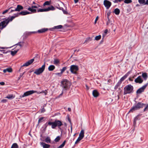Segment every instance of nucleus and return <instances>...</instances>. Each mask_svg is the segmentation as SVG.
I'll return each mask as SVG.
<instances>
[{
    "instance_id": "38",
    "label": "nucleus",
    "mask_w": 148,
    "mask_h": 148,
    "mask_svg": "<svg viewBox=\"0 0 148 148\" xmlns=\"http://www.w3.org/2000/svg\"><path fill=\"white\" fill-rule=\"evenodd\" d=\"M140 119V118L139 117V115H138L136 116L134 119V124H135L136 123V121Z\"/></svg>"
},
{
    "instance_id": "35",
    "label": "nucleus",
    "mask_w": 148,
    "mask_h": 148,
    "mask_svg": "<svg viewBox=\"0 0 148 148\" xmlns=\"http://www.w3.org/2000/svg\"><path fill=\"white\" fill-rule=\"evenodd\" d=\"M60 63V61L59 60L57 59H54L53 62V64L57 65H58V64H59Z\"/></svg>"
},
{
    "instance_id": "28",
    "label": "nucleus",
    "mask_w": 148,
    "mask_h": 148,
    "mask_svg": "<svg viewBox=\"0 0 148 148\" xmlns=\"http://www.w3.org/2000/svg\"><path fill=\"white\" fill-rule=\"evenodd\" d=\"M113 12L116 15H119L120 13V10L118 8H116L114 9Z\"/></svg>"
},
{
    "instance_id": "7",
    "label": "nucleus",
    "mask_w": 148,
    "mask_h": 148,
    "mask_svg": "<svg viewBox=\"0 0 148 148\" xmlns=\"http://www.w3.org/2000/svg\"><path fill=\"white\" fill-rule=\"evenodd\" d=\"M79 70V67L77 66L73 65L71 66L70 70L71 72L73 74H76L77 71Z\"/></svg>"
},
{
    "instance_id": "62",
    "label": "nucleus",
    "mask_w": 148,
    "mask_h": 148,
    "mask_svg": "<svg viewBox=\"0 0 148 148\" xmlns=\"http://www.w3.org/2000/svg\"><path fill=\"white\" fill-rule=\"evenodd\" d=\"M68 120L69 121L70 123L71 124V121L70 119L68 117Z\"/></svg>"
},
{
    "instance_id": "17",
    "label": "nucleus",
    "mask_w": 148,
    "mask_h": 148,
    "mask_svg": "<svg viewBox=\"0 0 148 148\" xmlns=\"http://www.w3.org/2000/svg\"><path fill=\"white\" fill-rule=\"evenodd\" d=\"M40 145L43 147V148H49L50 147L49 145L46 144L43 142H40Z\"/></svg>"
},
{
    "instance_id": "59",
    "label": "nucleus",
    "mask_w": 148,
    "mask_h": 148,
    "mask_svg": "<svg viewBox=\"0 0 148 148\" xmlns=\"http://www.w3.org/2000/svg\"><path fill=\"white\" fill-rule=\"evenodd\" d=\"M110 14V11H108L107 13V16H109Z\"/></svg>"
},
{
    "instance_id": "26",
    "label": "nucleus",
    "mask_w": 148,
    "mask_h": 148,
    "mask_svg": "<svg viewBox=\"0 0 148 148\" xmlns=\"http://www.w3.org/2000/svg\"><path fill=\"white\" fill-rule=\"evenodd\" d=\"M142 76L145 80H146L148 78V75L146 73H143L142 74Z\"/></svg>"
},
{
    "instance_id": "16",
    "label": "nucleus",
    "mask_w": 148,
    "mask_h": 148,
    "mask_svg": "<svg viewBox=\"0 0 148 148\" xmlns=\"http://www.w3.org/2000/svg\"><path fill=\"white\" fill-rule=\"evenodd\" d=\"M93 96L95 97H97L99 95V93L96 90H94L92 92Z\"/></svg>"
},
{
    "instance_id": "36",
    "label": "nucleus",
    "mask_w": 148,
    "mask_h": 148,
    "mask_svg": "<svg viewBox=\"0 0 148 148\" xmlns=\"http://www.w3.org/2000/svg\"><path fill=\"white\" fill-rule=\"evenodd\" d=\"M19 49H17V50H14L13 51H11V54L12 56H14L15 54L18 52Z\"/></svg>"
},
{
    "instance_id": "45",
    "label": "nucleus",
    "mask_w": 148,
    "mask_h": 148,
    "mask_svg": "<svg viewBox=\"0 0 148 148\" xmlns=\"http://www.w3.org/2000/svg\"><path fill=\"white\" fill-rule=\"evenodd\" d=\"M82 139V138H80V137H78V138H77V139L75 141V144H77L78 143H79V141H80Z\"/></svg>"
},
{
    "instance_id": "23",
    "label": "nucleus",
    "mask_w": 148,
    "mask_h": 148,
    "mask_svg": "<svg viewBox=\"0 0 148 148\" xmlns=\"http://www.w3.org/2000/svg\"><path fill=\"white\" fill-rule=\"evenodd\" d=\"M130 145V143L129 142H124V146L122 148H127Z\"/></svg>"
},
{
    "instance_id": "6",
    "label": "nucleus",
    "mask_w": 148,
    "mask_h": 148,
    "mask_svg": "<svg viewBox=\"0 0 148 148\" xmlns=\"http://www.w3.org/2000/svg\"><path fill=\"white\" fill-rule=\"evenodd\" d=\"M45 63L41 67L36 69L34 72V73L37 75H39L42 73L45 70Z\"/></svg>"
},
{
    "instance_id": "11",
    "label": "nucleus",
    "mask_w": 148,
    "mask_h": 148,
    "mask_svg": "<svg viewBox=\"0 0 148 148\" xmlns=\"http://www.w3.org/2000/svg\"><path fill=\"white\" fill-rule=\"evenodd\" d=\"M31 13L30 12H27V11H23L21 12L20 13H17V14H15L14 15H15L14 16L15 17V18L16 17H18L19 15H25L27 14H30Z\"/></svg>"
},
{
    "instance_id": "37",
    "label": "nucleus",
    "mask_w": 148,
    "mask_h": 148,
    "mask_svg": "<svg viewBox=\"0 0 148 148\" xmlns=\"http://www.w3.org/2000/svg\"><path fill=\"white\" fill-rule=\"evenodd\" d=\"M45 141L47 143H51V139L49 137H47L45 139Z\"/></svg>"
},
{
    "instance_id": "2",
    "label": "nucleus",
    "mask_w": 148,
    "mask_h": 148,
    "mask_svg": "<svg viewBox=\"0 0 148 148\" xmlns=\"http://www.w3.org/2000/svg\"><path fill=\"white\" fill-rule=\"evenodd\" d=\"M48 125H51L52 129H55L56 127H58L60 129L62 130L60 127L63 125V124L60 121L56 120L54 122H48Z\"/></svg>"
},
{
    "instance_id": "30",
    "label": "nucleus",
    "mask_w": 148,
    "mask_h": 148,
    "mask_svg": "<svg viewBox=\"0 0 148 148\" xmlns=\"http://www.w3.org/2000/svg\"><path fill=\"white\" fill-rule=\"evenodd\" d=\"M92 38L90 37H88L86 38L84 43H87L92 40Z\"/></svg>"
},
{
    "instance_id": "27",
    "label": "nucleus",
    "mask_w": 148,
    "mask_h": 148,
    "mask_svg": "<svg viewBox=\"0 0 148 148\" xmlns=\"http://www.w3.org/2000/svg\"><path fill=\"white\" fill-rule=\"evenodd\" d=\"M55 10V8L52 5H51L50 6L48 7L47 8V11H48L50 10Z\"/></svg>"
},
{
    "instance_id": "46",
    "label": "nucleus",
    "mask_w": 148,
    "mask_h": 148,
    "mask_svg": "<svg viewBox=\"0 0 148 148\" xmlns=\"http://www.w3.org/2000/svg\"><path fill=\"white\" fill-rule=\"evenodd\" d=\"M132 2V0H125L124 1V2L127 4H128L131 3Z\"/></svg>"
},
{
    "instance_id": "52",
    "label": "nucleus",
    "mask_w": 148,
    "mask_h": 148,
    "mask_svg": "<svg viewBox=\"0 0 148 148\" xmlns=\"http://www.w3.org/2000/svg\"><path fill=\"white\" fill-rule=\"evenodd\" d=\"M48 125H48V123H46L44 125L45 126V127L44 129V131H45L46 130V128H47Z\"/></svg>"
},
{
    "instance_id": "24",
    "label": "nucleus",
    "mask_w": 148,
    "mask_h": 148,
    "mask_svg": "<svg viewBox=\"0 0 148 148\" xmlns=\"http://www.w3.org/2000/svg\"><path fill=\"white\" fill-rule=\"evenodd\" d=\"M55 68V66L53 65H50L48 68L49 71H53Z\"/></svg>"
},
{
    "instance_id": "18",
    "label": "nucleus",
    "mask_w": 148,
    "mask_h": 148,
    "mask_svg": "<svg viewBox=\"0 0 148 148\" xmlns=\"http://www.w3.org/2000/svg\"><path fill=\"white\" fill-rule=\"evenodd\" d=\"M23 7L20 5H18L17 6V8L15 9V10L16 11L19 12L21 10H22L23 9Z\"/></svg>"
},
{
    "instance_id": "40",
    "label": "nucleus",
    "mask_w": 148,
    "mask_h": 148,
    "mask_svg": "<svg viewBox=\"0 0 148 148\" xmlns=\"http://www.w3.org/2000/svg\"><path fill=\"white\" fill-rule=\"evenodd\" d=\"M44 118V117H41L38 120V123H40L44 121L43 120Z\"/></svg>"
},
{
    "instance_id": "15",
    "label": "nucleus",
    "mask_w": 148,
    "mask_h": 148,
    "mask_svg": "<svg viewBox=\"0 0 148 148\" xmlns=\"http://www.w3.org/2000/svg\"><path fill=\"white\" fill-rule=\"evenodd\" d=\"M63 26L62 25H59L57 26H55L52 28L50 29V30L52 31H53L54 29H56L57 30H58L59 29H61Z\"/></svg>"
},
{
    "instance_id": "56",
    "label": "nucleus",
    "mask_w": 148,
    "mask_h": 148,
    "mask_svg": "<svg viewBox=\"0 0 148 148\" xmlns=\"http://www.w3.org/2000/svg\"><path fill=\"white\" fill-rule=\"evenodd\" d=\"M45 111V110L44 108H42L41 110V113H43Z\"/></svg>"
},
{
    "instance_id": "50",
    "label": "nucleus",
    "mask_w": 148,
    "mask_h": 148,
    "mask_svg": "<svg viewBox=\"0 0 148 148\" xmlns=\"http://www.w3.org/2000/svg\"><path fill=\"white\" fill-rule=\"evenodd\" d=\"M25 73V72H24L23 73H21L20 74V75H19V77L18 78V80H19L20 79L21 77L22 76L24 75V73Z\"/></svg>"
},
{
    "instance_id": "60",
    "label": "nucleus",
    "mask_w": 148,
    "mask_h": 148,
    "mask_svg": "<svg viewBox=\"0 0 148 148\" xmlns=\"http://www.w3.org/2000/svg\"><path fill=\"white\" fill-rule=\"evenodd\" d=\"M37 7H36V5H32L31 7L33 9L34 8H36Z\"/></svg>"
},
{
    "instance_id": "48",
    "label": "nucleus",
    "mask_w": 148,
    "mask_h": 148,
    "mask_svg": "<svg viewBox=\"0 0 148 148\" xmlns=\"http://www.w3.org/2000/svg\"><path fill=\"white\" fill-rule=\"evenodd\" d=\"M123 1V0H115L113 1V2L114 3H118L119 2H120Z\"/></svg>"
},
{
    "instance_id": "8",
    "label": "nucleus",
    "mask_w": 148,
    "mask_h": 148,
    "mask_svg": "<svg viewBox=\"0 0 148 148\" xmlns=\"http://www.w3.org/2000/svg\"><path fill=\"white\" fill-rule=\"evenodd\" d=\"M36 92V91L34 90L28 91L24 93L23 95H20V97L21 98H23L27 96L32 95Z\"/></svg>"
},
{
    "instance_id": "12",
    "label": "nucleus",
    "mask_w": 148,
    "mask_h": 148,
    "mask_svg": "<svg viewBox=\"0 0 148 148\" xmlns=\"http://www.w3.org/2000/svg\"><path fill=\"white\" fill-rule=\"evenodd\" d=\"M143 80L141 78V76H138L136 78L134 82L136 83H138L139 84L142 83Z\"/></svg>"
},
{
    "instance_id": "22",
    "label": "nucleus",
    "mask_w": 148,
    "mask_h": 148,
    "mask_svg": "<svg viewBox=\"0 0 148 148\" xmlns=\"http://www.w3.org/2000/svg\"><path fill=\"white\" fill-rule=\"evenodd\" d=\"M12 70L11 68H8L3 70V72L4 73H5L7 72H8L9 73H11L12 72Z\"/></svg>"
},
{
    "instance_id": "64",
    "label": "nucleus",
    "mask_w": 148,
    "mask_h": 148,
    "mask_svg": "<svg viewBox=\"0 0 148 148\" xmlns=\"http://www.w3.org/2000/svg\"><path fill=\"white\" fill-rule=\"evenodd\" d=\"M145 4L148 5V0H147L145 3Z\"/></svg>"
},
{
    "instance_id": "13",
    "label": "nucleus",
    "mask_w": 148,
    "mask_h": 148,
    "mask_svg": "<svg viewBox=\"0 0 148 148\" xmlns=\"http://www.w3.org/2000/svg\"><path fill=\"white\" fill-rule=\"evenodd\" d=\"M34 61V59H31L24 64L22 66H28L32 64L33 62Z\"/></svg>"
},
{
    "instance_id": "42",
    "label": "nucleus",
    "mask_w": 148,
    "mask_h": 148,
    "mask_svg": "<svg viewBox=\"0 0 148 148\" xmlns=\"http://www.w3.org/2000/svg\"><path fill=\"white\" fill-rule=\"evenodd\" d=\"M23 42H18L16 45H18L20 46V48H21L23 47Z\"/></svg>"
},
{
    "instance_id": "61",
    "label": "nucleus",
    "mask_w": 148,
    "mask_h": 148,
    "mask_svg": "<svg viewBox=\"0 0 148 148\" xmlns=\"http://www.w3.org/2000/svg\"><path fill=\"white\" fill-rule=\"evenodd\" d=\"M0 84L1 85H4L5 84V83L3 82H0Z\"/></svg>"
},
{
    "instance_id": "47",
    "label": "nucleus",
    "mask_w": 148,
    "mask_h": 148,
    "mask_svg": "<svg viewBox=\"0 0 148 148\" xmlns=\"http://www.w3.org/2000/svg\"><path fill=\"white\" fill-rule=\"evenodd\" d=\"M67 67L66 66L63 67L62 69L61 70V72L63 73L66 69Z\"/></svg>"
},
{
    "instance_id": "19",
    "label": "nucleus",
    "mask_w": 148,
    "mask_h": 148,
    "mask_svg": "<svg viewBox=\"0 0 148 148\" xmlns=\"http://www.w3.org/2000/svg\"><path fill=\"white\" fill-rule=\"evenodd\" d=\"M84 130H82L79 134V137L83 139L84 137Z\"/></svg>"
},
{
    "instance_id": "57",
    "label": "nucleus",
    "mask_w": 148,
    "mask_h": 148,
    "mask_svg": "<svg viewBox=\"0 0 148 148\" xmlns=\"http://www.w3.org/2000/svg\"><path fill=\"white\" fill-rule=\"evenodd\" d=\"M41 93H44L45 94V95H46L47 94V92L46 90H45V91H42Z\"/></svg>"
},
{
    "instance_id": "39",
    "label": "nucleus",
    "mask_w": 148,
    "mask_h": 148,
    "mask_svg": "<svg viewBox=\"0 0 148 148\" xmlns=\"http://www.w3.org/2000/svg\"><path fill=\"white\" fill-rule=\"evenodd\" d=\"M66 142V140H65L58 147V148H62L64 146Z\"/></svg>"
},
{
    "instance_id": "34",
    "label": "nucleus",
    "mask_w": 148,
    "mask_h": 148,
    "mask_svg": "<svg viewBox=\"0 0 148 148\" xmlns=\"http://www.w3.org/2000/svg\"><path fill=\"white\" fill-rule=\"evenodd\" d=\"M11 148H18V146L16 143L13 144Z\"/></svg>"
},
{
    "instance_id": "33",
    "label": "nucleus",
    "mask_w": 148,
    "mask_h": 148,
    "mask_svg": "<svg viewBox=\"0 0 148 148\" xmlns=\"http://www.w3.org/2000/svg\"><path fill=\"white\" fill-rule=\"evenodd\" d=\"M47 12V8L41 9L39 8L37 10L38 12Z\"/></svg>"
},
{
    "instance_id": "10",
    "label": "nucleus",
    "mask_w": 148,
    "mask_h": 148,
    "mask_svg": "<svg viewBox=\"0 0 148 148\" xmlns=\"http://www.w3.org/2000/svg\"><path fill=\"white\" fill-rule=\"evenodd\" d=\"M103 5L107 9H108L112 5L111 2L108 0H104L103 1Z\"/></svg>"
},
{
    "instance_id": "21",
    "label": "nucleus",
    "mask_w": 148,
    "mask_h": 148,
    "mask_svg": "<svg viewBox=\"0 0 148 148\" xmlns=\"http://www.w3.org/2000/svg\"><path fill=\"white\" fill-rule=\"evenodd\" d=\"M15 97V95L13 94H8L5 98L9 99H12Z\"/></svg>"
},
{
    "instance_id": "54",
    "label": "nucleus",
    "mask_w": 148,
    "mask_h": 148,
    "mask_svg": "<svg viewBox=\"0 0 148 148\" xmlns=\"http://www.w3.org/2000/svg\"><path fill=\"white\" fill-rule=\"evenodd\" d=\"M62 72H61L60 73H56V75H58L60 77L62 76Z\"/></svg>"
},
{
    "instance_id": "4",
    "label": "nucleus",
    "mask_w": 148,
    "mask_h": 148,
    "mask_svg": "<svg viewBox=\"0 0 148 148\" xmlns=\"http://www.w3.org/2000/svg\"><path fill=\"white\" fill-rule=\"evenodd\" d=\"M133 87L131 84L126 86L124 88L123 95H125L127 94H130L133 92Z\"/></svg>"
},
{
    "instance_id": "1",
    "label": "nucleus",
    "mask_w": 148,
    "mask_h": 148,
    "mask_svg": "<svg viewBox=\"0 0 148 148\" xmlns=\"http://www.w3.org/2000/svg\"><path fill=\"white\" fill-rule=\"evenodd\" d=\"M15 18V17L12 16L0 22V29H2L5 27L9 22L12 21Z\"/></svg>"
},
{
    "instance_id": "5",
    "label": "nucleus",
    "mask_w": 148,
    "mask_h": 148,
    "mask_svg": "<svg viewBox=\"0 0 148 148\" xmlns=\"http://www.w3.org/2000/svg\"><path fill=\"white\" fill-rule=\"evenodd\" d=\"M61 84L62 87L66 90L69 88L71 85V83L66 79H63L61 82Z\"/></svg>"
},
{
    "instance_id": "29",
    "label": "nucleus",
    "mask_w": 148,
    "mask_h": 148,
    "mask_svg": "<svg viewBox=\"0 0 148 148\" xmlns=\"http://www.w3.org/2000/svg\"><path fill=\"white\" fill-rule=\"evenodd\" d=\"M27 10L33 13H35L36 12V9H32L31 7L28 8Z\"/></svg>"
},
{
    "instance_id": "43",
    "label": "nucleus",
    "mask_w": 148,
    "mask_h": 148,
    "mask_svg": "<svg viewBox=\"0 0 148 148\" xmlns=\"http://www.w3.org/2000/svg\"><path fill=\"white\" fill-rule=\"evenodd\" d=\"M138 1L140 4H144L145 3V0H138Z\"/></svg>"
},
{
    "instance_id": "44",
    "label": "nucleus",
    "mask_w": 148,
    "mask_h": 148,
    "mask_svg": "<svg viewBox=\"0 0 148 148\" xmlns=\"http://www.w3.org/2000/svg\"><path fill=\"white\" fill-rule=\"evenodd\" d=\"M101 38V36L100 35H99V36H96L95 37V40H99Z\"/></svg>"
},
{
    "instance_id": "49",
    "label": "nucleus",
    "mask_w": 148,
    "mask_h": 148,
    "mask_svg": "<svg viewBox=\"0 0 148 148\" xmlns=\"http://www.w3.org/2000/svg\"><path fill=\"white\" fill-rule=\"evenodd\" d=\"M12 8H9L8 9V10H5L3 12H2V14H5V13H6L8 11L10 10V9H11Z\"/></svg>"
},
{
    "instance_id": "63",
    "label": "nucleus",
    "mask_w": 148,
    "mask_h": 148,
    "mask_svg": "<svg viewBox=\"0 0 148 148\" xmlns=\"http://www.w3.org/2000/svg\"><path fill=\"white\" fill-rule=\"evenodd\" d=\"M74 0L75 3H77L78 2V1H79V0Z\"/></svg>"
},
{
    "instance_id": "55",
    "label": "nucleus",
    "mask_w": 148,
    "mask_h": 148,
    "mask_svg": "<svg viewBox=\"0 0 148 148\" xmlns=\"http://www.w3.org/2000/svg\"><path fill=\"white\" fill-rule=\"evenodd\" d=\"M99 18V17L98 16H97L95 19V23L96 24L97 23V21L98 20Z\"/></svg>"
},
{
    "instance_id": "41",
    "label": "nucleus",
    "mask_w": 148,
    "mask_h": 148,
    "mask_svg": "<svg viewBox=\"0 0 148 148\" xmlns=\"http://www.w3.org/2000/svg\"><path fill=\"white\" fill-rule=\"evenodd\" d=\"M60 139V136H58L54 140V141L56 142H58L59 141Z\"/></svg>"
},
{
    "instance_id": "25",
    "label": "nucleus",
    "mask_w": 148,
    "mask_h": 148,
    "mask_svg": "<svg viewBox=\"0 0 148 148\" xmlns=\"http://www.w3.org/2000/svg\"><path fill=\"white\" fill-rule=\"evenodd\" d=\"M56 7L57 8L60 10H62L64 14H67V12L66 11L64 10V9L62 7H60L59 5H58V6H56Z\"/></svg>"
},
{
    "instance_id": "3",
    "label": "nucleus",
    "mask_w": 148,
    "mask_h": 148,
    "mask_svg": "<svg viewBox=\"0 0 148 148\" xmlns=\"http://www.w3.org/2000/svg\"><path fill=\"white\" fill-rule=\"evenodd\" d=\"M146 104L145 103H142L141 102H138L135 106H133L130 110L129 113L133 112L134 111L139 110L140 108H143L145 106Z\"/></svg>"
},
{
    "instance_id": "53",
    "label": "nucleus",
    "mask_w": 148,
    "mask_h": 148,
    "mask_svg": "<svg viewBox=\"0 0 148 148\" xmlns=\"http://www.w3.org/2000/svg\"><path fill=\"white\" fill-rule=\"evenodd\" d=\"M147 110H148V104L147 105L146 107L144 108V111L145 112Z\"/></svg>"
},
{
    "instance_id": "9",
    "label": "nucleus",
    "mask_w": 148,
    "mask_h": 148,
    "mask_svg": "<svg viewBox=\"0 0 148 148\" xmlns=\"http://www.w3.org/2000/svg\"><path fill=\"white\" fill-rule=\"evenodd\" d=\"M148 85V83H147L145 85L143 86L141 88L138 89L136 91V93L137 94H140L142 92H143Z\"/></svg>"
},
{
    "instance_id": "51",
    "label": "nucleus",
    "mask_w": 148,
    "mask_h": 148,
    "mask_svg": "<svg viewBox=\"0 0 148 148\" xmlns=\"http://www.w3.org/2000/svg\"><path fill=\"white\" fill-rule=\"evenodd\" d=\"M108 32V29H106L104 31V33L105 34L104 35V34H103V38H104V36H105L106 35V34H107Z\"/></svg>"
},
{
    "instance_id": "14",
    "label": "nucleus",
    "mask_w": 148,
    "mask_h": 148,
    "mask_svg": "<svg viewBox=\"0 0 148 148\" xmlns=\"http://www.w3.org/2000/svg\"><path fill=\"white\" fill-rule=\"evenodd\" d=\"M129 73V72H127L121 78L119 82H121V83L128 76Z\"/></svg>"
},
{
    "instance_id": "32",
    "label": "nucleus",
    "mask_w": 148,
    "mask_h": 148,
    "mask_svg": "<svg viewBox=\"0 0 148 148\" xmlns=\"http://www.w3.org/2000/svg\"><path fill=\"white\" fill-rule=\"evenodd\" d=\"M121 84V82H118L114 87V89L116 90L120 86Z\"/></svg>"
},
{
    "instance_id": "20",
    "label": "nucleus",
    "mask_w": 148,
    "mask_h": 148,
    "mask_svg": "<svg viewBox=\"0 0 148 148\" xmlns=\"http://www.w3.org/2000/svg\"><path fill=\"white\" fill-rule=\"evenodd\" d=\"M48 29L47 28H44L38 30V32L39 33H42L48 31Z\"/></svg>"
},
{
    "instance_id": "58",
    "label": "nucleus",
    "mask_w": 148,
    "mask_h": 148,
    "mask_svg": "<svg viewBox=\"0 0 148 148\" xmlns=\"http://www.w3.org/2000/svg\"><path fill=\"white\" fill-rule=\"evenodd\" d=\"M110 23V20H109V21L108 20V21H107V22L106 23V25H108Z\"/></svg>"
},
{
    "instance_id": "31",
    "label": "nucleus",
    "mask_w": 148,
    "mask_h": 148,
    "mask_svg": "<svg viewBox=\"0 0 148 148\" xmlns=\"http://www.w3.org/2000/svg\"><path fill=\"white\" fill-rule=\"evenodd\" d=\"M51 1H45L43 4V6H44L45 5H49L50 4H51Z\"/></svg>"
}]
</instances>
